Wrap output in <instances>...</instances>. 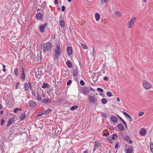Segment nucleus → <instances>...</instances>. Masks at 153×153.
<instances>
[{
	"label": "nucleus",
	"mask_w": 153,
	"mask_h": 153,
	"mask_svg": "<svg viewBox=\"0 0 153 153\" xmlns=\"http://www.w3.org/2000/svg\"><path fill=\"white\" fill-rule=\"evenodd\" d=\"M53 45L50 42H48L43 44L42 46V48L44 52L46 53L49 51H51Z\"/></svg>",
	"instance_id": "obj_1"
},
{
	"label": "nucleus",
	"mask_w": 153,
	"mask_h": 153,
	"mask_svg": "<svg viewBox=\"0 0 153 153\" xmlns=\"http://www.w3.org/2000/svg\"><path fill=\"white\" fill-rule=\"evenodd\" d=\"M54 52L55 53V59H57L60 56L61 53L60 45L59 43L56 44V48L54 49Z\"/></svg>",
	"instance_id": "obj_2"
},
{
	"label": "nucleus",
	"mask_w": 153,
	"mask_h": 153,
	"mask_svg": "<svg viewBox=\"0 0 153 153\" xmlns=\"http://www.w3.org/2000/svg\"><path fill=\"white\" fill-rule=\"evenodd\" d=\"M144 88L149 90L152 87L151 84L148 81L144 80L142 82Z\"/></svg>",
	"instance_id": "obj_3"
},
{
	"label": "nucleus",
	"mask_w": 153,
	"mask_h": 153,
	"mask_svg": "<svg viewBox=\"0 0 153 153\" xmlns=\"http://www.w3.org/2000/svg\"><path fill=\"white\" fill-rule=\"evenodd\" d=\"M136 18V17H133L131 18L130 20L128 22L127 26L129 28L132 27L133 25L135 23Z\"/></svg>",
	"instance_id": "obj_4"
},
{
	"label": "nucleus",
	"mask_w": 153,
	"mask_h": 153,
	"mask_svg": "<svg viewBox=\"0 0 153 153\" xmlns=\"http://www.w3.org/2000/svg\"><path fill=\"white\" fill-rule=\"evenodd\" d=\"M88 98L90 102L94 104L96 103L97 99L94 97L92 96L88 95Z\"/></svg>",
	"instance_id": "obj_5"
},
{
	"label": "nucleus",
	"mask_w": 153,
	"mask_h": 153,
	"mask_svg": "<svg viewBox=\"0 0 153 153\" xmlns=\"http://www.w3.org/2000/svg\"><path fill=\"white\" fill-rule=\"evenodd\" d=\"M82 91L83 94L86 95L88 93L89 90L87 87H84L82 88Z\"/></svg>",
	"instance_id": "obj_6"
},
{
	"label": "nucleus",
	"mask_w": 153,
	"mask_h": 153,
	"mask_svg": "<svg viewBox=\"0 0 153 153\" xmlns=\"http://www.w3.org/2000/svg\"><path fill=\"white\" fill-rule=\"evenodd\" d=\"M28 104L30 107H34L36 105L35 102L33 100H30L28 102Z\"/></svg>",
	"instance_id": "obj_7"
},
{
	"label": "nucleus",
	"mask_w": 153,
	"mask_h": 153,
	"mask_svg": "<svg viewBox=\"0 0 153 153\" xmlns=\"http://www.w3.org/2000/svg\"><path fill=\"white\" fill-rule=\"evenodd\" d=\"M36 150L37 153H42L44 151V148L42 147H38Z\"/></svg>",
	"instance_id": "obj_8"
},
{
	"label": "nucleus",
	"mask_w": 153,
	"mask_h": 153,
	"mask_svg": "<svg viewBox=\"0 0 153 153\" xmlns=\"http://www.w3.org/2000/svg\"><path fill=\"white\" fill-rule=\"evenodd\" d=\"M47 23H45L40 26V30L41 32H44V29L47 26Z\"/></svg>",
	"instance_id": "obj_9"
},
{
	"label": "nucleus",
	"mask_w": 153,
	"mask_h": 153,
	"mask_svg": "<svg viewBox=\"0 0 153 153\" xmlns=\"http://www.w3.org/2000/svg\"><path fill=\"white\" fill-rule=\"evenodd\" d=\"M51 102V100H50L48 97L42 100V102L44 103L47 104V103H49Z\"/></svg>",
	"instance_id": "obj_10"
},
{
	"label": "nucleus",
	"mask_w": 153,
	"mask_h": 153,
	"mask_svg": "<svg viewBox=\"0 0 153 153\" xmlns=\"http://www.w3.org/2000/svg\"><path fill=\"white\" fill-rule=\"evenodd\" d=\"M67 51L68 54L71 55L72 53V48L71 47L68 46L67 48Z\"/></svg>",
	"instance_id": "obj_11"
},
{
	"label": "nucleus",
	"mask_w": 153,
	"mask_h": 153,
	"mask_svg": "<svg viewBox=\"0 0 153 153\" xmlns=\"http://www.w3.org/2000/svg\"><path fill=\"white\" fill-rule=\"evenodd\" d=\"M111 120L114 123H117V118L116 117L112 116L111 117Z\"/></svg>",
	"instance_id": "obj_12"
},
{
	"label": "nucleus",
	"mask_w": 153,
	"mask_h": 153,
	"mask_svg": "<svg viewBox=\"0 0 153 153\" xmlns=\"http://www.w3.org/2000/svg\"><path fill=\"white\" fill-rule=\"evenodd\" d=\"M117 127L121 131H124V128L123 126L121 124L119 123Z\"/></svg>",
	"instance_id": "obj_13"
},
{
	"label": "nucleus",
	"mask_w": 153,
	"mask_h": 153,
	"mask_svg": "<svg viewBox=\"0 0 153 153\" xmlns=\"http://www.w3.org/2000/svg\"><path fill=\"white\" fill-rule=\"evenodd\" d=\"M146 133V131L145 129L142 128L140 132V135L142 136H144Z\"/></svg>",
	"instance_id": "obj_14"
},
{
	"label": "nucleus",
	"mask_w": 153,
	"mask_h": 153,
	"mask_svg": "<svg viewBox=\"0 0 153 153\" xmlns=\"http://www.w3.org/2000/svg\"><path fill=\"white\" fill-rule=\"evenodd\" d=\"M43 15L42 14L40 13H39L36 14V16L37 19H42Z\"/></svg>",
	"instance_id": "obj_15"
},
{
	"label": "nucleus",
	"mask_w": 153,
	"mask_h": 153,
	"mask_svg": "<svg viewBox=\"0 0 153 153\" xmlns=\"http://www.w3.org/2000/svg\"><path fill=\"white\" fill-rule=\"evenodd\" d=\"M133 148L131 146L129 147L127 149L126 153H132Z\"/></svg>",
	"instance_id": "obj_16"
},
{
	"label": "nucleus",
	"mask_w": 153,
	"mask_h": 153,
	"mask_svg": "<svg viewBox=\"0 0 153 153\" xmlns=\"http://www.w3.org/2000/svg\"><path fill=\"white\" fill-rule=\"evenodd\" d=\"M114 14L116 17H120L122 16L121 13L119 11H116L114 13Z\"/></svg>",
	"instance_id": "obj_17"
},
{
	"label": "nucleus",
	"mask_w": 153,
	"mask_h": 153,
	"mask_svg": "<svg viewBox=\"0 0 153 153\" xmlns=\"http://www.w3.org/2000/svg\"><path fill=\"white\" fill-rule=\"evenodd\" d=\"M14 121V120L13 118H12L10 119L9 120H8V122L7 124V127H8L10 126L12 123Z\"/></svg>",
	"instance_id": "obj_18"
},
{
	"label": "nucleus",
	"mask_w": 153,
	"mask_h": 153,
	"mask_svg": "<svg viewBox=\"0 0 153 153\" xmlns=\"http://www.w3.org/2000/svg\"><path fill=\"white\" fill-rule=\"evenodd\" d=\"M59 24L62 27H64L65 26V23L63 20H62L59 22Z\"/></svg>",
	"instance_id": "obj_19"
},
{
	"label": "nucleus",
	"mask_w": 153,
	"mask_h": 153,
	"mask_svg": "<svg viewBox=\"0 0 153 153\" xmlns=\"http://www.w3.org/2000/svg\"><path fill=\"white\" fill-rule=\"evenodd\" d=\"M117 116L120 119V120L122 122L123 124L125 126L127 127V125L126 123V122L124 121V120L120 116L117 115Z\"/></svg>",
	"instance_id": "obj_20"
},
{
	"label": "nucleus",
	"mask_w": 153,
	"mask_h": 153,
	"mask_svg": "<svg viewBox=\"0 0 153 153\" xmlns=\"http://www.w3.org/2000/svg\"><path fill=\"white\" fill-rule=\"evenodd\" d=\"M99 146L98 142L96 141L95 142L94 146L93 148V150L95 151Z\"/></svg>",
	"instance_id": "obj_21"
},
{
	"label": "nucleus",
	"mask_w": 153,
	"mask_h": 153,
	"mask_svg": "<svg viewBox=\"0 0 153 153\" xmlns=\"http://www.w3.org/2000/svg\"><path fill=\"white\" fill-rule=\"evenodd\" d=\"M100 15L97 13H96L95 14V17L97 21H98L100 19Z\"/></svg>",
	"instance_id": "obj_22"
},
{
	"label": "nucleus",
	"mask_w": 153,
	"mask_h": 153,
	"mask_svg": "<svg viewBox=\"0 0 153 153\" xmlns=\"http://www.w3.org/2000/svg\"><path fill=\"white\" fill-rule=\"evenodd\" d=\"M49 85L47 83H44L42 86V88H47L49 87Z\"/></svg>",
	"instance_id": "obj_23"
},
{
	"label": "nucleus",
	"mask_w": 153,
	"mask_h": 153,
	"mask_svg": "<svg viewBox=\"0 0 153 153\" xmlns=\"http://www.w3.org/2000/svg\"><path fill=\"white\" fill-rule=\"evenodd\" d=\"M25 116L26 115L25 113H22L21 114L20 116V118L21 120H23L25 118Z\"/></svg>",
	"instance_id": "obj_24"
},
{
	"label": "nucleus",
	"mask_w": 153,
	"mask_h": 153,
	"mask_svg": "<svg viewBox=\"0 0 153 153\" xmlns=\"http://www.w3.org/2000/svg\"><path fill=\"white\" fill-rule=\"evenodd\" d=\"M22 73H21V77L20 78V79H24L25 78V73H24V69H23V67H22Z\"/></svg>",
	"instance_id": "obj_25"
},
{
	"label": "nucleus",
	"mask_w": 153,
	"mask_h": 153,
	"mask_svg": "<svg viewBox=\"0 0 153 153\" xmlns=\"http://www.w3.org/2000/svg\"><path fill=\"white\" fill-rule=\"evenodd\" d=\"M66 64L68 68H70L72 67V63L70 61H67L66 62Z\"/></svg>",
	"instance_id": "obj_26"
},
{
	"label": "nucleus",
	"mask_w": 153,
	"mask_h": 153,
	"mask_svg": "<svg viewBox=\"0 0 153 153\" xmlns=\"http://www.w3.org/2000/svg\"><path fill=\"white\" fill-rule=\"evenodd\" d=\"M24 87L26 91H27L29 89V85L27 83H25L24 84Z\"/></svg>",
	"instance_id": "obj_27"
},
{
	"label": "nucleus",
	"mask_w": 153,
	"mask_h": 153,
	"mask_svg": "<svg viewBox=\"0 0 153 153\" xmlns=\"http://www.w3.org/2000/svg\"><path fill=\"white\" fill-rule=\"evenodd\" d=\"M78 74L77 69H75L73 72V75L74 76H77Z\"/></svg>",
	"instance_id": "obj_28"
},
{
	"label": "nucleus",
	"mask_w": 153,
	"mask_h": 153,
	"mask_svg": "<svg viewBox=\"0 0 153 153\" xmlns=\"http://www.w3.org/2000/svg\"><path fill=\"white\" fill-rule=\"evenodd\" d=\"M78 106L77 105L73 106L71 108V110L72 111H74L76 110L78 108Z\"/></svg>",
	"instance_id": "obj_29"
},
{
	"label": "nucleus",
	"mask_w": 153,
	"mask_h": 153,
	"mask_svg": "<svg viewBox=\"0 0 153 153\" xmlns=\"http://www.w3.org/2000/svg\"><path fill=\"white\" fill-rule=\"evenodd\" d=\"M14 72L15 75L16 76L18 75V68H16V69H14Z\"/></svg>",
	"instance_id": "obj_30"
},
{
	"label": "nucleus",
	"mask_w": 153,
	"mask_h": 153,
	"mask_svg": "<svg viewBox=\"0 0 153 153\" xmlns=\"http://www.w3.org/2000/svg\"><path fill=\"white\" fill-rule=\"evenodd\" d=\"M107 100L105 98H103L101 100V102L103 104H105L107 102Z\"/></svg>",
	"instance_id": "obj_31"
},
{
	"label": "nucleus",
	"mask_w": 153,
	"mask_h": 153,
	"mask_svg": "<svg viewBox=\"0 0 153 153\" xmlns=\"http://www.w3.org/2000/svg\"><path fill=\"white\" fill-rule=\"evenodd\" d=\"M46 2L45 1L43 2L41 4V7L43 9L45 8L46 6Z\"/></svg>",
	"instance_id": "obj_32"
},
{
	"label": "nucleus",
	"mask_w": 153,
	"mask_h": 153,
	"mask_svg": "<svg viewBox=\"0 0 153 153\" xmlns=\"http://www.w3.org/2000/svg\"><path fill=\"white\" fill-rule=\"evenodd\" d=\"M108 0H101L100 4H103L104 3H107L108 1Z\"/></svg>",
	"instance_id": "obj_33"
},
{
	"label": "nucleus",
	"mask_w": 153,
	"mask_h": 153,
	"mask_svg": "<svg viewBox=\"0 0 153 153\" xmlns=\"http://www.w3.org/2000/svg\"><path fill=\"white\" fill-rule=\"evenodd\" d=\"M44 111L45 112V114H47L51 112V109H48L47 110Z\"/></svg>",
	"instance_id": "obj_34"
},
{
	"label": "nucleus",
	"mask_w": 153,
	"mask_h": 153,
	"mask_svg": "<svg viewBox=\"0 0 153 153\" xmlns=\"http://www.w3.org/2000/svg\"><path fill=\"white\" fill-rule=\"evenodd\" d=\"M92 55L94 57H95L96 56V52L95 49L94 48L93 49Z\"/></svg>",
	"instance_id": "obj_35"
},
{
	"label": "nucleus",
	"mask_w": 153,
	"mask_h": 153,
	"mask_svg": "<svg viewBox=\"0 0 153 153\" xmlns=\"http://www.w3.org/2000/svg\"><path fill=\"white\" fill-rule=\"evenodd\" d=\"M115 137H117V135L116 134H113L112 135V136L111 137V139L112 138L113 140H114L115 139Z\"/></svg>",
	"instance_id": "obj_36"
},
{
	"label": "nucleus",
	"mask_w": 153,
	"mask_h": 153,
	"mask_svg": "<svg viewBox=\"0 0 153 153\" xmlns=\"http://www.w3.org/2000/svg\"><path fill=\"white\" fill-rule=\"evenodd\" d=\"M36 97L38 100L40 101L41 100L42 98L40 95H39L38 94H37V95Z\"/></svg>",
	"instance_id": "obj_37"
},
{
	"label": "nucleus",
	"mask_w": 153,
	"mask_h": 153,
	"mask_svg": "<svg viewBox=\"0 0 153 153\" xmlns=\"http://www.w3.org/2000/svg\"><path fill=\"white\" fill-rule=\"evenodd\" d=\"M45 114V112H44V111H42V112H40L37 115V116L38 117V116H41L44 114Z\"/></svg>",
	"instance_id": "obj_38"
},
{
	"label": "nucleus",
	"mask_w": 153,
	"mask_h": 153,
	"mask_svg": "<svg viewBox=\"0 0 153 153\" xmlns=\"http://www.w3.org/2000/svg\"><path fill=\"white\" fill-rule=\"evenodd\" d=\"M81 45L82 48L84 49H87V46H86V45H85L83 43H81Z\"/></svg>",
	"instance_id": "obj_39"
},
{
	"label": "nucleus",
	"mask_w": 153,
	"mask_h": 153,
	"mask_svg": "<svg viewBox=\"0 0 153 153\" xmlns=\"http://www.w3.org/2000/svg\"><path fill=\"white\" fill-rule=\"evenodd\" d=\"M123 113V114L126 117H128L129 116V115L126 112H125L124 111H123L122 112Z\"/></svg>",
	"instance_id": "obj_40"
},
{
	"label": "nucleus",
	"mask_w": 153,
	"mask_h": 153,
	"mask_svg": "<svg viewBox=\"0 0 153 153\" xmlns=\"http://www.w3.org/2000/svg\"><path fill=\"white\" fill-rule=\"evenodd\" d=\"M150 148L151 152L153 153V143H151L150 145Z\"/></svg>",
	"instance_id": "obj_41"
},
{
	"label": "nucleus",
	"mask_w": 153,
	"mask_h": 153,
	"mask_svg": "<svg viewBox=\"0 0 153 153\" xmlns=\"http://www.w3.org/2000/svg\"><path fill=\"white\" fill-rule=\"evenodd\" d=\"M101 115L102 117H107V115H106V114L102 112V113H101Z\"/></svg>",
	"instance_id": "obj_42"
},
{
	"label": "nucleus",
	"mask_w": 153,
	"mask_h": 153,
	"mask_svg": "<svg viewBox=\"0 0 153 153\" xmlns=\"http://www.w3.org/2000/svg\"><path fill=\"white\" fill-rule=\"evenodd\" d=\"M18 110L21 111V109H20V108H15L14 109L13 112L14 113H16V112L17 111H18Z\"/></svg>",
	"instance_id": "obj_43"
},
{
	"label": "nucleus",
	"mask_w": 153,
	"mask_h": 153,
	"mask_svg": "<svg viewBox=\"0 0 153 153\" xmlns=\"http://www.w3.org/2000/svg\"><path fill=\"white\" fill-rule=\"evenodd\" d=\"M97 90L98 91H99L100 92H103V89H102L100 88H97Z\"/></svg>",
	"instance_id": "obj_44"
},
{
	"label": "nucleus",
	"mask_w": 153,
	"mask_h": 153,
	"mask_svg": "<svg viewBox=\"0 0 153 153\" xmlns=\"http://www.w3.org/2000/svg\"><path fill=\"white\" fill-rule=\"evenodd\" d=\"M107 95L109 97H110L112 96L111 93L109 91H108L107 93Z\"/></svg>",
	"instance_id": "obj_45"
},
{
	"label": "nucleus",
	"mask_w": 153,
	"mask_h": 153,
	"mask_svg": "<svg viewBox=\"0 0 153 153\" xmlns=\"http://www.w3.org/2000/svg\"><path fill=\"white\" fill-rule=\"evenodd\" d=\"M19 84H20V83L19 82H18L16 83V88L17 89L19 88Z\"/></svg>",
	"instance_id": "obj_46"
},
{
	"label": "nucleus",
	"mask_w": 153,
	"mask_h": 153,
	"mask_svg": "<svg viewBox=\"0 0 153 153\" xmlns=\"http://www.w3.org/2000/svg\"><path fill=\"white\" fill-rule=\"evenodd\" d=\"M119 143L118 142H117L115 146V149H117L118 148V147L119 146Z\"/></svg>",
	"instance_id": "obj_47"
},
{
	"label": "nucleus",
	"mask_w": 153,
	"mask_h": 153,
	"mask_svg": "<svg viewBox=\"0 0 153 153\" xmlns=\"http://www.w3.org/2000/svg\"><path fill=\"white\" fill-rule=\"evenodd\" d=\"M80 83L82 85H84L85 84L84 81L82 80H81L80 81Z\"/></svg>",
	"instance_id": "obj_48"
},
{
	"label": "nucleus",
	"mask_w": 153,
	"mask_h": 153,
	"mask_svg": "<svg viewBox=\"0 0 153 153\" xmlns=\"http://www.w3.org/2000/svg\"><path fill=\"white\" fill-rule=\"evenodd\" d=\"M144 114V112H141L139 113L138 115L140 117L142 116Z\"/></svg>",
	"instance_id": "obj_49"
},
{
	"label": "nucleus",
	"mask_w": 153,
	"mask_h": 153,
	"mask_svg": "<svg viewBox=\"0 0 153 153\" xmlns=\"http://www.w3.org/2000/svg\"><path fill=\"white\" fill-rule=\"evenodd\" d=\"M107 128L109 129H112V130L114 129V128L112 126H109L107 127Z\"/></svg>",
	"instance_id": "obj_50"
},
{
	"label": "nucleus",
	"mask_w": 153,
	"mask_h": 153,
	"mask_svg": "<svg viewBox=\"0 0 153 153\" xmlns=\"http://www.w3.org/2000/svg\"><path fill=\"white\" fill-rule=\"evenodd\" d=\"M32 94L34 96L36 95V93L35 91L34 90H32Z\"/></svg>",
	"instance_id": "obj_51"
},
{
	"label": "nucleus",
	"mask_w": 153,
	"mask_h": 153,
	"mask_svg": "<svg viewBox=\"0 0 153 153\" xmlns=\"http://www.w3.org/2000/svg\"><path fill=\"white\" fill-rule=\"evenodd\" d=\"M4 122V120L3 119H1V126H3V123Z\"/></svg>",
	"instance_id": "obj_52"
},
{
	"label": "nucleus",
	"mask_w": 153,
	"mask_h": 153,
	"mask_svg": "<svg viewBox=\"0 0 153 153\" xmlns=\"http://www.w3.org/2000/svg\"><path fill=\"white\" fill-rule=\"evenodd\" d=\"M72 82V81H71V80H70L68 81V82L67 83V85H70L71 83Z\"/></svg>",
	"instance_id": "obj_53"
},
{
	"label": "nucleus",
	"mask_w": 153,
	"mask_h": 153,
	"mask_svg": "<svg viewBox=\"0 0 153 153\" xmlns=\"http://www.w3.org/2000/svg\"><path fill=\"white\" fill-rule=\"evenodd\" d=\"M130 137L127 136H125V139L126 140H128L129 139Z\"/></svg>",
	"instance_id": "obj_54"
},
{
	"label": "nucleus",
	"mask_w": 153,
	"mask_h": 153,
	"mask_svg": "<svg viewBox=\"0 0 153 153\" xmlns=\"http://www.w3.org/2000/svg\"><path fill=\"white\" fill-rule=\"evenodd\" d=\"M103 79L105 81H107L108 80V77L107 76H105L104 77Z\"/></svg>",
	"instance_id": "obj_55"
},
{
	"label": "nucleus",
	"mask_w": 153,
	"mask_h": 153,
	"mask_svg": "<svg viewBox=\"0 0 153 153\" xmlns=\"http://www.w3.org/2000/svg\"><path fill=\"white\" fill-rule=\"evenodd\" d=\"M3 71L4 72L5 71H6L5 69V66L4 65H3Z\"/></svg>",
	"instance_id": "obj_56"
},
{
	"label": "nucleus",
	"mask_w": 153,
	"mask_h": 153,
	"mask_svg": "<svg viewBox=\"0 0 153 153\" xmlns=\"http://www.w3.org/2000/svg\"><path fill=\"white\" fill-rule=\"evenodd\" d=\"M65 10V7L64 6H63L62 8V12H63Z\"/></svg>",
	"instance_id": "obj_57"
},
{
	"label": "nucleus",
	"mask_w": 153,
	"mask_h": 153,
	"mask_svg": "<svg viewBox=\"0 0 153 153\" xmlns=\"http://www.w3.org/2000/svg\"><path fill=\"white\" fill-rule=\"evenodd\" d=\"M128 117L129 118L130 121H132V118L131 117V116L130 115L129 116H128Z\"/></svg>",
	"instance_id": "obj_58"
},
{
	"label": "nucleus",
	"mask_w": 153,
	"mask_h": 153,
	"mask_svg": "<svg viewBox=\"0 0 153 153\" xmlns=\"http://www.w3.org/2000/svg\"><path fill=\"white\" fill-rule=\"evenodd\" d=\"M109 133H108L107 134H106V133H104L103 134V136H107L108 135H109Z\"/></svg>",
	"instance_id": "obj_59"
},
{
	"label": "nucleus",
	"mask_w": 153,
	"mask_h": 153,
	"mask_svg": "<svg viewBox=\"0 0 153 153\" xmlns=\"http://www.w3.org/2000/svg\"><path fill=\"white\" fill-rule=\"evenodd\" d=\"M58 3V0H55L54 1V4H57Z\"/></svg>",
	"instance_id": "obj_60"
},
{
	"label": "nucleus",
	"mask_w": 153,
	"mask_h": 153,
	"mask_svg": "<svg viewBox=\"0 0 153 153\" xmlns=\"http://www.w3.org/2000/svg\"><path fill=\"white\" fill-rule=\"evenodd\" d=\"M110 139H111V137H108L107 138V139L109 141L110 140Z\"/></svg>",
	"instance_id": "obj_61"
},
{
	"label": "nucleus",
	"mask_w": 153,
	"mask_h": 153,
	"mask_svg": "<svg viewBox=\"0 0 153 153\" xmlns=\"http://www.w3.org/2000/svg\"><path fill=\"white\" fill-rule=\"evenodd\" d=\"M59 83H60V86H59L60 87H62V82H59Z\"/></svg>",
	"instance_id": "obj_62"
},
{
	"label": "nucleus",
	"mask_w": 153,
	"mask_h": 153,
	"mask_svg": "<svg viewBox=\"0 0 153 153\" xmlns=\"http://www.w3.org/2000/svg\"><path fill=\"white\" fill-rule=\"evenodd\" d=\"M109 141L111 143H112L113 141L111 139H110V140Z\"/></svg>",
	"instance_id": "obj_63"
},
{
	"label": "nucleus",
	"mask_w": 153,
	"mask_h": 153,
	"mask_svg": "<svg viewBox=\"0 0 153 153\" xmlns=\"http://www.w3.org/2000/svg\"><path fill=\"white\" fill-rule=\"evenodd\" d=\"M83 153H88V151L87 150L85 151Z\"/></svg>",
	"instance_id": "obj_64"
}]
</instances>
